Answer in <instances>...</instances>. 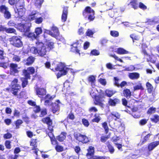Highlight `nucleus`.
Listing matches in <instances>:
<instances>
[{
	"label": "nucleus",
	"instance_id": "obj_1",
	"mask_svg": "<svg viewBox=\"0 0 159 159\" xmlns=\"http://www.w3.org/2000/svg\"><path fill=\"white\" fill-rule=\"evenodd\" d=\"M36 47H32L31 51L33 54L38 55L41 57H43L46 55L47 51L45 44L39 40L35 42Z\"/></svg>",
	"mask_w": 159,
	"mask_h": 159
},
{
	"label": "nucleus",
	"instance_id": "obj_2",
	"mask_svg": "<svg viewBox=\"0 0 159 159\" xmlns=\"http://www.w3.org/2000/svg\"><path fill=\"white\" fill-rule=\"evenodd\" d=\"M35 69L33 66H30L27 68L26 69H24L22 70V75L24 77H22L20 80L22 81V86L23 88L25 87L28 84V79H30V75L34 74Z\"/></svg>",
	"mask_w": 159,
	"mask_h": 159
},
{
	"label": "nucleus",
	"instance_id": "obj_3",
	"mask_svg": "<svg viewBox=\"0 0 159 159\" xmlns=\"http://www.w3.org/2000/svg\"><path fill=\"white\" fill-rule=\"evenodd\" d=\"M55 97V95L51 96L49 94L46 95L45 97V98L46 99L44 102L45 105L50 107V108H52V109H57L59 108L61 104L59 100H57L56 102L50 104V101L52 100Z\"/></svg>",
	"mask_w": 159,
	"mask_h": 159
},
{
	"label": "nucleus",
	"instance_id": "obj_4",
	"mask_svg": "<svg viewBox=\"0 0 159 159\" xmlns=\"http://www.w3.org/2000/svg\"><path fill=\"white\" fill-rule=\"evenodd\" d=\"M84 18L87 19L89 21H93L95 19V11L90 7H86L82 12Z\"/></svg>",
	"mask_w": 159,
	"mask_h": 159
},
{
	"label": "nucleus",
	"instance_id": "obj_5",
	"mask_svg": "<svg viewBox=\"0 0 159 159\" xmlns=\"http://www.w3.org/2000/svg\"><path fill=\"white\" fill-rule=\"evenodd\" d=\"M50 69L54 71H59L61 73L58 72L57 75V78H59L63 75H66L67 72V69H68V68L66 67L62 63H60L57 65L56 67L54 68H52Z\"/></svg>",
	"mask_w": 159,
	"mask_h": 159
},
{
	"label": "nucleus",
	"instance_id": "obj_6",
	"mask_svg": "<svg viewBox=\"0 0 159 159\" xmlns=\"http://www.w3.org/2000/svg\"><path fill=\"white\" fill-rule=\"evenodd\" d=\"M73 135L76 140L83 144L87 143L90 142L89 138L85 134H82L78 132H75L74 133Z\"/></svg>",
	"mask_w": 159,
	"mask_h": 159
},
{
	"label": "nucleus",
	"instance_id": "obj_7",
	"mask_svg": "<svg viewBox=\"0 0 159 159\" xmlns=\"http://www.w3.org/2000/svg\"><path fill=\"white\" fill-rule=\"evenodd\" d=\"M9 41L12 45L17 48L21 47L23 45V43L20 39L17 36H12L9 39Z\"/></svg>",
	"mask_w": 159,
	"mask_h": 159
},
{
	"label": "nucleus",
	"instance_id": "obj_8",
	"mask_svg": "<svg viewBox=\"0 0 159 159\" xmlns=\"http://www.w3.org/2000/svg\"><path fill=\"white\" fill-rule=\"evenodd\" d=\"M18 65L13 63H11L9 65L10 74L14 76H16L19 73V71L18 70Z\"/></svg>",
	"mask_w": 159,
	"mask_h": 159
},
{
	"label": "nucleus",
	"instance_id": "obj_9",
	"mask_svg": "<svg viewBox=\"0 0 159 159\" xmlns=\"http://www.w3.org/2000/svg\"><path fill=\"white\" fill-rule=\"evenodd\" d=\"M31 24L29 23L22 24H19L18 26L21 31L24 33L25 34L29 32L30 31Z\"/></svg>",
	"mask_w": 159,
	"mask_h": 159
},
{
	"label": "nucleus",
	"instance_id": "obj_10",
	"mask_svg": "<svg viewBox=\"0 0 159 159\" xmlns=\"http://www.w3.org/2000/svg\"><path fill=\"white\" fill-rule=\"evenodd\" d=\"M35 58L32 56H30L26 59H24L22 61L24 66H30L34 62Z\"/></svg>",
	"mask_w": 159,
	"mask_h": 159
},
{
	"label": "nucleus",
	"instance_id": "obj_11",
	"mask_svg": "<svg viewBox=\"0 0 159 159\" xmlns=\"http://www.w3.org/2000/svg\"><path fill=\"white\" fill-rule=\"evenodd\" d=\"M120 115L119 113L117 112H113L111 113L108 116L107 119L109 123L112 121L113 119L116 120L117 119H120Z\"/></svg>",
	"mask_w": 159,
	"mask_h": 159
},
{
	"label": "nucleus",
	"instance_id": "obj_12",
	"mask_svg": "<svg viewBox=\"0 0 159 159\" xmlns=\"http://www.w3.org/2000/svg\"><path fill=\"white\" fill-rule=\"evenodd\" d=\"M36 94L40 98L46 95V90L45 89L39 87H37L36 89Z\"/></svg>",
	"mask_w": 159,
	"mask_h": 159
},
{
	"label": "nucleus",
	"instance_id": "obj_13",
	"mask_svg": "<svg viewBox=\"0 0 159 159\" xmlns=\"http://www.w3.org/2000/svg\"><path fill=\"white\" fill-rule=\"evenodd\" d=\"M42 121L44 124H46L48 125V129L52 128V120L48 116H47L43 118L42 120Z\"/></svg>",
	"mask_w": 159,
	"mask_h": 159
},
{
	"label": "nucleus",
	"instance_id": "obj_14",
	"mask_svg": "<svg viewBox=\"0 0 159 159\" xmlns=\"http://www.w3.org/2000/svg\"><path fill=\"white\" fill-rule=\"evenodd\" d=\"M125 111L135 118H139L140 116L139 112L138 110H125Z\"/></svg>",
	"mask_w": 159,
	"mask_h": 159
},
{
	"label": "nucleus",
	"instance_id": "obj_15",
	"mask_svg": "<svg viewBox=\"0 0 159 159\" xmlns=\"http://www.w3.org/2000/svg\"><path fill=\"white\" fill-rule=\"evenodd\" d=\"M159 145V141H155L149 143L147 146L148 151H151Z\"/></svg>",
	"mask_w": 159,
	"mask_h": 159
},
{
	"label": "nucleus",
	"instance_id": "obj_16",
	"mask_svg": "<svg viewBox=\"0 0 159 159\" xmlns=\"http://www.w3.org/2000/svg\"><path fill=\"white\" fill-rule=\"evenodd\" d=\"M87 153L86 154L87 158L94 155L95 153V148L94 147L89 146L87 149Z\"/></svg>",
	"mask_w": 159,
	"mask_h": 159
},
{
	"label": "nucleus",
	"instance_id": "obj_17",
	"mask_svg": "<svg viewBox=\"0 0 159 159\" xmlns=\"http://www.w3.org/2000/svg\"><path fill=\"white\" fill-rule=\"evenodd\" d=\"M68 11V7H63L62 13L61 15V20L64 22L66 20Z\"/></svg>",
	"mask_w": 159,
	"mask_h": 159
},
{
	"label": "nucleus",
	"instance_id": "obj_18",
	"mask_svg": "<svg viewBox=\"0 0 159 159\" xmlns=\"http://www.w3.org/2000/svg\"><path fill=\"white\" fill-rule=\"evenodd\" d=\"M21 88V86L11 87V92L14 96H17L18 93L20 91Z\"/></svg>",
	"mask_w": 159,
	"mask_h": 159
},
{
	"label": "nucleus",
	"instance_id": "obj_19",
	"mask_svg": "<svg viewBox=\"0 0 159 159\" xmlns=\"http://www.w3.org/2000/svg\"><path fill=\"white\" fill-rule=\"evenodd\" d=\"M52 30L53 31L52 32V36L57 39L60 34L58 28L56 26H53L52 28Z\"/></svg>",
	"mask_w": 159,
	"mask_h": 159
},
{
	"label": "nucleus",
	"instance_id": "obj_20",
	"mask_svg": "<svg viewBox=\"0 0 159 159\" xmlns=\"http://www.w3.org/2000/svg\"><path fill=\"white\" fill-rule=\"evenodd\" d=\"M146 86L147 92L148 93H151L154 91V88L149 82H146Z\"/></svg>",
	"mask_w": 159,
	"mask_h": 159
},
{
	"label": "nucleus",
	"instance_id": "obj_21",
	"mask_svg": "<svg viewBox=\"0 0 159 159\" xmlns=\"http://www.w3.org/2000/svg\"><path fill=\"white\" fill-rule=\"evenodd\" d=\"M40 15V14H39V13H34V12L32 11L30 14L28 15V19L30 21L35 20L36 19V16H39Z\"/></svg>",
	"mask_w": 159,
	"mask_h": 159
},
{
	"label": "nucleus",
	"instance_id": "obj_22",
	"mask_svg": "<svg viewBox=\"0 0 159 159\" xmlns=\"http://www.w3.org/2000/svg\"><path fill=\"white\" fill-rule=\"evenodd\" d=\"M148 48V46L146 43H142L141 44V53H143L145 56L150 57V55L148 53L146 49L147 48Z\"/></svg>",
	"mask_w": 159,
	"mask_h": 159
},
{
	"label": "nucleus",
	"instance_id": "obj_23",
	"mask_svg": "<svg viewBox=\"0 0 159 159\" xmlns=\"http://www.w3.org/2000/svg\"><path fill=\"white\" fill-rule=\"evenodd\" d=\"M67 134L65 132H62L60 135L57 136V139L60 142H62L66 139Z\"/></svg>",
	"mask_w": 159,
	"mask_h": 159
},
{
	"label": "nucleus",
	"instance_id": "obj_24",
	"mask_svg": "<svg viewBox=\"0 0 159 159\" xmlns=\"http://www.w3.org/2000/svg\"><path fill=\"white\" fill-rule=\"evenodd\" d=\"M119 102L120 100L117 98L113 99L109 98L108 101V103L110 106H114L117 103H119Z\"/></svg>",
	"mask_w": 159,
	"mask_h": 159
},
{
	"label": "nucleus",
	"instance_id": "obj_25",
	"mask_svg": "<svg viewBox=\"0 0 159 159\" xmlns=\"http://www.w3.org/2000/svg\"><path fill=\"white\" fill-rule=\"evenodd\" d=\"M87 80L88 82L91 84L92 86L95 85L96 78L93 75H89L88 77Z\"/></svg>",
	"mask_w": 159,
	"mask_h": 159
},
{
	"label": "nucleus",
	"instance_id": "obj_26",
	"mask_svg": "<svg viewBox=\"0 0 159 159\" xmlns=\"http://www.w3.org/2000/svg\"><path fill=\"white\" fill-rule=\"evenodd\" d=\"M147 23L148 25H154L158 23V21L157 19L155 18L152 19H148L146 22Z\"/></svg>",
	"mask_w": 159,
	"mask_h": 159
},
{
	"label": "nucleus",
	"instance_id": "obj_27",
	"mask_svg": "<svg viewBox=\"0 0 159 159\" xmlns=\"http://www.w3.org/2000/svg\"><path fill=\"white\" fill-rule=\"evenodd\" d=\"M139 74L137 72H133L129 73V78L131 80L137 79L139 78Z\"/></svg>",
	"mask_w": 159,
	"mask_h": 159
},
{
	"label": "nucleus",
	"instance_id": "obj_28",
	"mask_svg": "<svg viewBox=\"0 0 159 159\" xmlns=\"http://www.w3.org/2000/svg\"><path fill=\"white\" fill-rule=\"evenodd\" d=\"M129 5L134 9H137L138 7V0H131L129 3L128 4V5Z\"/></svg>",
	"mask_w": 159,
	"mask_h": 159
},
{
	"label": "nucleus",
	"instance_id": "obj_29",
	"mask_svg": "<svg viewBox=\"0 0 159 159\" xmlns=\"http://www.w3.org/2000/svg\"><path fill=\"white\" fill-rule=\"evenodd\" d=\"M106 144L109 152L111 154H113L115 152V149L113 146L111 145L109 141L106 142Z\"/></svg>",
	"mask_w": 159,
	"mask_h": 159
},
{
	"label": "nucleus",
	"instance_id": "obj_30",
	"mask_svg": "<svg viewBox=\"0 0 159 159\" xmlns=\"http://www.w3.org/2000/svg\"><path fill=\"white\" fill-rule=\"evenodd\" d=\"M123 94L127 98H129L131 96V93L130 90L128 89H125L123 90Z\"/></svg>",
	"mask_w": 159,
	"mask_h": 159
},
{
	"label": "nucleus",
	"instance_id": "obj_31",
	"mask_svg": "<svg viewBox=\"0 0 159 159\" xmlns=\"http://www.w3.org/2000/svg\"><path fill=\"white\" fill-rule=\"evenodd\" d=\"M116 93V91L109 89H107L105 91V95L109 98L112 96Z\"/></svg>",
	"mask_w": 159,
	"mask_h": 159
},
{
	"label": "nucleus",
	"instance_id": "obj_32",
	"mask_svg": "<svg viewBox=\"0 0 159 159\" xmlns=\"http://www.w3.org/2000/svg\"><path fill=\"white\" fill-rule=\"evenodd\" d=\"M15 5L16 7H24L25 5L24 0H16Z\"/></svg>",
	"mask_w": 159,
	"mask_h": 159
},
{
	"label": "nucleus",
	"instance_id": "obj_33",
	"mask_svg": "<svg viewBox=\"0 0 159 159\" xmlns=\"http://www.w3.org/2000/svg\"><path fill=\"white\" fill-rule=\"evenodd\" d=\"M116 53L119 54H128L129 52L122 48H119L117 49Z\"/></svg>",
	"mask_w": 159,
	"mask_h": 159
},
{
	"label": "nucleus",
	"instance_id": "obj_34",
	"mask_svg": "<svg viewBox=\"0 0 159 159\" xmlns=\"http://www.w3.org/2000/svg\"><path fill=\"white\" fill-rule=\"evenodd\" d=\"M27 37L32 40L37 39L38 38L34 32H29L27 35Z\"/></svg>",
	"mask_w": 159,
	"mask_h": 159
},
{
	"label": "nucleus",
	"instance_id": "obj_35",
	"mask_svg": "<svg viewBox=\"0 0 159 159\" xmlns=\"http://www.w3.org/2000/svg\"><path fill=\"white\" fill-rule=\"evenodd\" d=\"M18 13L19 16L20 17H22L25 12V9L24 7H21L19 9H17Z\"/></svg>",
	"mask_w": 159,
	"mask_h": 159
},
{
	"label": "nucleus",
	"instance_id": "obj_36",
	"mask_svg": "<svg viewBox=\"0 0 159 159\" xmlns=\"http://www.w3.org/2000/svg\"><path fill=\"white\" fill-rule=\"evenodd\" d=\"M43 32L42 29L41 27H37L35 28L34 33L36 35L38 38L39 35L41 34Z\"/></svg>",
	"mask_w": 159,
	"mask_h": 159
},
{
	"label": "nucleus",
	"instance_id": "obj_37",
	"mask_svg": "<svg viewBox=\"0 0 159 159\" xmlns=\"http://www.w3.org/2000/svg\"><path fill=\"white\" fill-rule=\"evenodd\" d=\"M133 90L134 91L138 90H144L142 84L141 83H139L138 84L134 86L133 87Z\"/></svg>",
	"mask_w": 159,
	"mask_h": 159
},
{
	"label": "nucleus",
	"instance_id": "obj_38",
	"mask_svg": "<svg viewBox=\"0 0 159 159\" xmlns=\"http://www.w3.org/2000/svg\"><path fill=\"white\" fill-rule=\"evenodd\" d=\"M5 31L7 33H14L16 34V30L13 28H7L5 27Z\"/></svg>",
	"mask_w": 159,
	"mask_h": 159
},
{
	"label": "nucleus",
	"instance_id": "obj_39",
	"mask_svg": "<svg viewBox=\"0 0 159 159\" xmlns=\"http://www.w3.org/2000/svg\"><path fill=\"white\" fill-rule=\"evenodd\" d=\"M27 103L30 105L34 107L36 109H40V107L39 106H37L35 102L33 101L32 100H28Z\"/></svg>",
	"mask_w": 159,
	"mask_h": 159
},
{
	"label": "nucleus",
	"instance_id": "obj_40",
	"mask_svg": "<svg viewBox=\"0 0 159 159\" xmlns=\"http://www.w3.org/2000/svg\"><path fill=\"white\" fill-rule=\"evenodd\" d=\"M37 139H32L30 143V145L33 147L32 148H37Z\"/></svg>",
	"mask_w": 159,
	"mask_h": 159
},
{
	"label": "nucleus",
	"instance_id": "obj_41",
	"mask_svg": "<svg viewBox=\"0 0 159 159\" xmlns=\"http://www.w3.org/2000/svg\"><path fill=\"white\" fill-rule=\"evenodd\" d=\"M150 120L152 122L157 123L159 121V116L157 115H154L152 118H150Z\"/></svg>",
	"mask_w": 159,
	"mask_h": 159
},
{
	"label": "nucleus",
	"instance_id": "obj_42",
	"mask_svg": "<svg viewBox=\"0 0 159 159\" xmlns=\"http://www.w3.org/2000/svg\"><path fill=\"white\" fill-rule=\"evenodd\" d=\"M152 135L151 134L149 133L147 134L143 138V140L141 141V144H143L147 142L149 139L150 136Z\"/></svg>",
	"mask_w": 159,
	"mask_h": 159
},
{
	"label": "nucleus",
	"instance_id": "obj_43",
	"mask_svg": "<svg viewBox=\"0 0 159 159\" xmlns=\"http://www.w3.org/2000/svg\"><path fill=\"white\" fill-rule=\"evenodd\" d=\"M23 123V121L20 119H18L14 121V124L16 126V129H19L20 126Z\"/></svg>",
	"mask_w": 159,
	"mask_h": 159
},
{
	"label": "nucleus",
	"instance_id": "obj_44",
	"mask_svg": "<svg viewBox=\"0 0 159 159\" xmlns=\"http://www.w3.org/2000/svg\"><path fill=\"white\" fill-rule=\"evenodd\" d=\"M102 125L105 130V133L107 134L108 132L109 129L107 123L106 122H103L102 124Z\"/></svg>",
	"mask_w": 159,
	"mask_h": 159
},
{
	"label": "nucleus",
	"instance_id": "obj_45",
	"mask_svg": "<svg viewBox=\"0 0 159 159\" xmlns=\"http://www.w3.org/2000/svg\"><path fill=\"white\" fill-rule=\"evenodd\" d=\"M94 33V32L92 30L88 29L85 33V35L89 37H92Z\"/></svg>",
	"mask_w": 159,
	"mask_h": 159
},
{
	"label": "nucleus",
	"instance_id": "obj_46",
	"mask_svg": "<svg viewBox=\"0 0 159 159\" xmlns=\"http://www.w3.org/2000/svg\"><path fill=\"white\" fill-rule=\"evenodd\" d=\"M3 14L4 17L7 19H9L11 17V14L8 10L5 12Z\"/></svg>",
	"mask_w": 159,
	"mask_h": 159
},
{
	"label": "nucleus",
	"instance_id": "obj_47",
	"mask_svg": "<svg viewBox=\"0 0 159 159\" xmlns=\"http://www.w3.org/2000/svg\"><path fill=\"white\" fill-rule=\"evenodd\" d=\"M55 149L58 152H60L64 150L63 147L57 144L55 147Z\"/></svg>",
	"mask_w": 159,
	"mask_h": 159
},
{
	"label": "nucleus",
	"instance_id": "obj_48",
	"mask_svg": "<svg viewBox=\"0 0 159 159\" xmlns=\"http://www.w3.org/2000/svg\"><path fill=\"white\" fill-rule=\"evenodd\" d=\"M18 80L17 78H15L11 82V87L20 86V85L18 84Z\"/></svg>",
	"mask_w": 159,
	"mask_h": 159
},
{
	"label": "nucleus",
	"instance_id": "obj_49",
	"mask_svg": "<svg viewBox=\"0 0 159 159\" xmlns=\"http://www.w3.org/2000/svg\"><path fill=\"white\" fill-rule=\"evenodd\" d=\"M88 159H105V157L94 156V155L89 157Z\"/></svg>",
	"mask_w": 159,
	"mask_h": 159
},
{
	"label": "nucleus",
	"instance_id": "obj_50",
	"mask_svg": "<svg viewBox=\"0 0 159 159\" xmlns=\"http://www.w3.org/2000/svg\"><path fill=\"white\" fill-rule=\"evenodd\" d=\"M8 10V8L4 5L0 6V12L3 13L5 12Z\"/></svg>",
	"mask_w": 159,
	"mask_h": 159
},
{
	"label": "nucleus",
	"instance_id": "obj_51",
	"mask_svg": "<svg viewBox=\"0 0 159 159\" xmlns=\"http://www.w3.org/2000/svg\"><path fill=\"white\" fill-rule=\"evenodd\" d=\"M5 145L6 148L9 149L11 148V141L9 140H7L5 141Z\"/></svg>",
	"mask_w": 159,
	"mask_h": 159
},
{
	"label": "nucleus",
	"instance_id": "obj_52",
	"mask_svg": "<svg viewBox=\"0 0 159 159\" xmlns=\"http://www.w3.org/2000/svg\"><path fill=\"white\" fill-rule=\"evenodd\" d=\"M100 54L99 52L97 50L93 49L90 52V55L91 56H98Z\"/></svg>",
	"mask_w": 159,
	"mask_h": 159
},
{
	"label": "nucleus",
	"instance_id": "obj_53",
	"mask_svg": "<svg viewBox=\"0 0 159 159\" xmlns=\"http://www.w3.org/2000/svg\"><path fill=\"white\" fill-rule=\"evenodd\" d=\"M109 138V136L108 135L102 136L100 137V141L102 143H105Z\"/></svg>",
	"mask_w": 159,
	"mask_h": 159
},
{
	"label": "nucleus",
	"instance_id": "obj_54",
	"mask_svg": "<svg viewBox=\"0 0 159 159\" xmlns=\"http://www.w3.org/2000/svg\"><path fill=\"white\" fill-rule=\"evenodd\" d=\"M82 122L83 125L85 127H88L89 125V123L88 120L85 118L82 119Z\"/></svg>",
	"mask_w": 159,
	"mask_h": 159
},
{
	"label": "nucleus",
	"instance_id": "obj_55",
	"mask_svg": "<svg viewBox=\"0 0 159 159\" xmlns=\"http://www.w3.org/2000/svg\"><path fill=\"white\" fill-rule=\"evenodd\" d=\"M35 22L37 24H40L43 21V18L42 17L36 16V19H35Z\"/></svg>",
	"mask_w": 159,
	"mask_h": 159
},
{
	"label": "nucleus",
	"instance_id": "obj_56",
	"mask_svg": "<svg viewBox=\"0 0 159 159\" xmlns=\"http://www.w3.org/2000/svg\"><path fill=\"white\" fill-rule=\"evenodd\" d=\"M48 129L50 130V132L48 133V135L49 136L50 139H52H52L55 137L54 136L52 133L53 131V129L52 128H50L49 129Z\"/></svg>",
	"mask_w": 159,
	"mask_h": 159
},
{
	"label": "nucleus",
	"instance_id": "obj_57",
	"mask_svg": "<svg viewBox=\"0 0 159 159\" xmlns=\"http://www.w3.org/2000/svg\"><path fill=\"white\" fill-rule=\"evenodd\" d=\"M25 94V92L24 91H21L19 93V94H18L16 96L18 98L20 99L23 98Z\"/></svg>",
	"mask_w": 159,
	"mask_h": 159
},
{
	"label": "nucleus",
	"instance_id": "obj_58",
	"mask_svg": "<svg viewBox=\"0 0 159 159\" xmlns=\"http://www.w3.org/2000/svg\"><path fill=\"white\" fill-rule=\"evenodd\" d=\"M148 120V119H141L139 121V124L141 125H144L147 123Z\"/></svg>",
	"mask_w": 159,
	"mask_h": 159
},
{
	"label": "nucleus",
	"instance_id": "obj_59",
	"mask_svg": "<svg viewBox=\"0 0 159 159\" xmlns=\"http://www.w3.org/2000/svg\"><path fill=\"white\" fill-rule=\"evenodd\" d=\"M138 7L143 10H145L147 9V6L142 2L139 3Z\"/></svg>",
	"mask_w": 159,
	"mask_h": 159
},
{
	"label": "nucleus",
	"instance_id": "obj_60",
	"mask_svg": "<svg viewBox=\"0 0 159 159\" xmlns=\"http://www.w3.org/2000/svg\"><path fill=\"white\" fill-rule=\"evenodd\" d=\"M101 119V118L99 116H96L91 121L92 122L98 123L100 121Z\"/></svg>",
	"mask_w": 159,
	"mask_h": 159
},
{
	"label": "nucleus",
	"instance_id": "obj_61",
	"mask_svg": "<svg viewBox=\"0 0 159 159\" xmlns=\"http://www.w3.org/2000/svg\"><path fill=\"white\" fill-rule=\"evenodd\" d=\"M47 46L49 48V50H51L54 47V43L52 42H48L47 43Z\"/></svg>",
	"mask_w": 159,
	"mask_h": 159
},
{
	"label": "nucleus",
	"instance_id": "obj_62",
	"mask_svg": "<svg viewBox=\"0 0 159 159\" xmlns=\"http://www.w3.org/2000/svg\"><path fill=\"white\" fill-rule=\"evenodd\" d=\"M101 102L100 98L97 95L95 96L94 104L95 105H98Z\"/></svg>",
	"mask_w": 159,
	"mask_h": 159
},
{
	"label": "nucleus",
	"instance_id": "obj_63",
	"mask_svg": "<svg viewBox=\"0 0 159 159\" xmlns=\"http://www.w3.org/2000/svg\"><path fill=\"white\" fill-rule=\"evenodd\" d=\"M111 35L113 37H117L119 36V33L117 31H111Z\"/></svg>",
	"mask_w": 159,
	"mask_h": 159
},
{
	"label": "nucleus",
	"instance_id": "obj_64",
	"mask_svg": "<svg viewBox=\"0 0 159 159\" xmlns=\"http://www.w3.org/2000/svg\"><path fill=\"white\" fill-rule=\"evenodd\" d=\"M22 118L26 124H29L30 123V118L26 115L23 117Z\"/></svg>",
	"mask_w": 159,
	"mask_h": 159
}]
</instances>
